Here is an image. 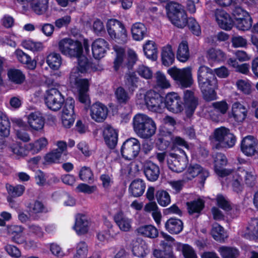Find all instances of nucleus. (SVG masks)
Listing matches in <instances>:
<instances>
[{
	"instance_id": "obj_1",
	"label": "nucleus",
	"mask_w": 258,
	"mask_h": 258,
	"mask_svg": "<svg viewBox=\"0 0 258 258\" xmlns=\"http://www.w3.org/2000/svg\"><path fill=\"white\" fill-rule=\"evenodd\" d=\"M214 169L216 173L221 177L227 176L228 185L236 192H241L245 183L248 186H253L256 183L257 174L254 169L247 166H241L235 171L224 168L227 163L226 157L222 153L213 155Z\"/></svg>"
},
{
	"instance_id": "obj_2",
	"label": "nucleus",
	"mask_w": 258,
	"mask_h": 258,
	"mask_svg": "<svg viewBox=\"0 0 258 258\" xmlns=\"http://www.w3.org/2000/svg\"><path fill=\"white\" fill-rule=\"evenodd\" d=\"M78 58V63L71 71L68 78V83L73 88L77 90L79 101L86 105H90L91 101L88 94L89 90V80L81 78L80 74L88 72L90 69V63L88 58L80 54Z\"/></svg>"
},
{
	"instance_id": "obj_3",
	"label": "nucleus",
	"mask_w": 258,
	"mask_h": 258,
	"mask_svg": "<svg viewBox=\"0 0 258 258\" xmlns=\"http://www.w3.org/2000/svg\"><path fill=\"white\" fill-rule=\"evenodd\" d=\"M199 86L207 101L217 99L216 90L218 89V81L213 70L205 66H201L197 72Z\"/></svg>"
},
{
	"instance_id": "obj_4",
	"label": "nucleus",
	"mask_w": 258,
	"mask_h": 258,
	"mask_svg": "<svg viewBox=\"0 0 258 258\" xmlns=\"http://www.w3.org/2000/svg\"><path fill=\"white\" fill-rule=\"evenodd\" d=\"M133 127L138 136L143 139L151 137L156 131V125L153 119L142 113H138L134 117Z\"/></svg>"
},
{
	"instance_id": "obj_5",
	"label": "nucleus",
	"mask_w": 258,
	"mask_h": 258,
	"mask_svg": "<svg viewBox=\"0 0 258 258\" xmlns=\"http://www.w3.org/2000/svg\"><path fill=\"white\" fill-rule=\"evenodd\" d=\"M167 73L181 88L190 87L194 83L192 68L190 67L179 69L174 66L169 68Z\"/></svg>"
},
{
	"instance_id": "obj_6",
	"label": "nucleus",
	"mask_w": 258,
	"mask_h": 258,
	"mask_svg": "<svg viewBox=\"0 0 258 258\" xmlns=\"http://www.w3.org/2000/svg\"><path fill=\"white\" fill-rule=\"evenodd\" d=\"M235 142V137L228 128L222 126L215 129L212 140L215 148H230L234 146Z\"/></svg>"
},
{
	"instance_id": "obj_7",
	"label": "nucleus",
	"mask_w": 258,
	"mask_h": 258,
	"mask_svg": "<svg viewBox=\"0 0 258 258\" xmlns=\"http://www.w3.org/2000/svg\"><path fill=\"white\" fill-rule=\"evenodd\" d=\"M107 33L112 40L118 43L124 44L128 39L127 30L122 22L111 19L106 23Z\"/></svg>"
},
{
	"instance_id": "obj_8",
	"label": "nucleus",
	"mask_w": 258,
	"mask_h": 258,
	"mask_svg": "<svg viewBox=\"0 0 258 258\" xmlns=\"http://www.w3.org/2000/svg\"><path fill=\"white\" fill-rule=\"evenodd\" d=\"M167 15L169 20L175 26L182 28L187 25L188 20L186 14L179 4L170 3L168 6Z\"/></svg>"
},
{
	"instance_id": "obj_9",
	"label": "nucleus",
	"mask_w": 258,
	"mask_h": 258,
	"mask_svg": "<svg viewBox=\"0 0 258 258\" xmlns=\"http://www.w3.org/2000/svg\"><path fill=\"white\" fill-rule=\"evenodd\" d=\"M58 50L64 55L73 57H78L82 53L81 42L70 38H64L58 42Z\"/></svg>"
},
{
	"instance_id": "obj_10",
	"label": "nucleus",
	"mask_w": 258,
	"mask_h": 258,
	"mask_svg": "<svg viewBox=\"0 0 258 258\" xmlns=\"http://www.w3.org/2000/svg\"><path fill=\"white\" fill-rule=\"evenodd\" d=\"M44 100L47 107L53 111L60 109L64 103L62 95L55 88H50L46 91L44 95Z\"/></svg>"
},
{
	"instance_id": "obj_11",
	"label": "nucleus",
	"mask_w": 258,
	"mask_h": 258,
	"mask_svg": "<svg viewBox=\"0 0 258 258\" xmlns=\"http://www.w3.org/2000/svg\"><path fill=\"white\" fill-rule=\"evenodd\" d=\"M233 14L234 17L233 23L238 30L246 31L251 28L252 20L248 12L240 8H236Z\"/></svg>"
},
{
	"instance_id": "obj_12",
	"label": "nucleus",
	"mask_w": 258,
	"mask_h": 258,
	"mask_svg": "<svg viewBox=\"0 0 258 258\" xmlns=\"http://www.w3.org/2000/svg\"><path fill=\"white\" fill-rule=\"evenodd\" d=\"M140 151V144L136 138L125 140L121 148L122 156L125 159L131 160L136 158Z\"/></svg>"
},
{
	"instance_id": "obj_13",
	"label": "nucleus",
	"mask_w": 258,
	"mask_h": 258,
	"mask_svg": "<svg viewBox=\"0 0 258 258\" xmlns=\"http://www.w3.org/2000/svg\"><path fill=\"white\" fill-rule=\"evenodd\" d=\"M182 156L170 153L167 157V164L169 168L174 172H181L186 167L188 160L184 151H181Z\"/></svg>"
},
{
	"instance_id": "obj_14",
	"label": "nucleus",
	"mask_w": 258,
	"mask_h": 258,
	"mask_svg": "<svg viewBox=\"0 0 258 258\" xmlns=\"http://www.w3.org/2000/svg\"><path fill=\"white\" fill-rule=\"evenodd\" d=\"M146 106L152 111L161 113L165 107L163 98L160 95L152 90L147 91Z\"/></svg>"
},
{
	"instance_id": "obj_15",
	"label": "nucleus",
	"mask_w": 258,
	"mask_h": 258,
	"mask_svg": "<svg viewBox=\"0 0 258 258\" xmlns=\"http://www.w3.org/2000/svg\"><path fill=\"white\" fill-rule=\"evenodd\" d=\"M75 101L72 98L67 99L61 114V122L66 128H70L75 121Z\"/></svg>"
},
{
	"instance_id": "obj_16",
	"label": "nucleus",
	"mask_w": 258,
	"mask_h": 258,
	"mask_svg": "<svg viewBox=\"0 0 258 258\" xmlns=\"http://www.w3.org/2000/svg\"><path fill=\"white\" fill-rule=\"evenodd\" d=\"M27 124L31 132H42L44 130L45 121L42 114L39 111L31 112L27 116Z\"/></svg>"
},
{
	"instance_id": "obj_17",
	"label": "nucleus",
	"mask_w": 258,
	"mask_h": 258,
	"mask_svg": "<svg viewBox=\"0 0 258 258\" xmlns=\"http://www.w3.org/2000/svg\"><path fill=\"white\" fill-rule=\"evenodd\" d=\"M213 18L221 29L225 30H230L232 28L233 20L230 15L224 10L221 9H216L213 12Z\"/></svg>"
},
{
	"instance_id": "obj_18",
	"label": "nucleus",
	"mask_w": 258,
	"mask_h": 258,
	"mask_svg": "<svg viewBox=\"0 0 258 258\" xmlns=\"http://www.w3.org/2000/svg\"><path fill=\"white\" fill-rule=\"evenodd\" d=\"M209 173L207 170L204 169L199 164L190 165L187 168L183 176L184 180L187 181L191 180L197 176H199L201 181H204L209 176Z\"/></svg>"
},
{
	"instance_id": "obj_19",
	"label": "nucleus",
	"mask_w": 258,
	"mask_h": 258,
	"mask_svg": "<svg viewBox=\"0 0 258 258\" xmlns=\"http://www.w3.org/2000/svg\"><path fill=\"white\" fill-rule=\"evenodd\" d=\"M241 152L246 156H254L258 152V142L252 136L244 137L241 142Z\"/></svg>"
},
{
	"instance_id": "obj_20",
	"label": "nucleus",
	"mask_w": 258,
	"mask_h": 258,
	"mask_svg": "<svg viewBox=\"0 0 258 258\" xmlns=\"http://www.w3.org/2000/svg\"><path fill=\"white\" fill-rule=\"evenodd\" d=\"M165 107L173 113L181 112L183 109V103L181 98L177 93L174 92L167 94L165 99Z\"/></svg>"
},
{
	"instance_id": "obj_21",
	"label": "nucleus",
	"mask_w": 258,
	"mask_h": 258,
	"mask_svg": "<svg viewBox=\"0 0 258 258\" xmlns=\"http://www.w3.org/2000/svg\"><path fill=\"white\" fill-rule=\"evenodd\" d=\"M108 112L107 107L99 102L93 104L90 109L91 117L97 122H103L107 118Z\"/></svg>"
},
{
	"instance_id": "obj_22",
	"label": "nucleus",
	"mask_w": 258,
	"mask_h": 258,
	"mask_svg": "<svg viewBox=\"0 0 258 258\" xmlns=\"http://www.w3.org/2000/svg\"><path fill=\"white\" fill-rule=\"evenodd\" d=\"M108 49L109 44L103 39H97L92 44V54L94 57L96 59H99L103 57Z\"/></svg>"
},
{
	"instance_id": "obj_23",
	"label": "nucleus",
	"mask_w": 258,
	"mask_h": 258,
	"mask_svg": "<svg viewBox=\"0 0 258 258\" xmlns=\"http://www.w3.org/2000/svg\"><path fill=\"white\" fill-rule=\"evenodd\" d=\"M113 49L115 53V58L113 61V69L115 71H118L125 67L127 68V64L125 61L124 49L116 45L113 46Z\"/></svg>"
},
{
	"instance_id": "obj_24",
	"label": "nucleus",
	"mask_w": 258,
	"mask_h": 258,
	"mask_svg": "<svg viewBox=\"0 0 258 258\" xmlns=\"http://www.w3.org/2000/svg\"><path fill=\"white\" fill-rule=\"evenodd\" d=\"M247 114L246 107L240 103L235 102L231 106V116L233 117L235 121L237 122H242L245 120Z\"/></svg>"
},
{
	"instance_id": "obj_25",
	"label": "nucleus",
	"mask_w": 258,
	"mask_h": 258,
	"mask_svg": "<svg viewBox=\"0 0 258 258\" xmlns=\"http://www.w3.org/2000/svg\"><path fill=\"white\" fill-rule=\"evenodd\" d=\"M103 136L106 144L110 148H114L117 144L118 133L109 125H105L103 128Z\"/></svg>"
},
{
	"instance_id": "obj_26",
	"label": "nucleus",
	"mask_w": 258,
	"mask_h": 258,
	"mask_svg": "<svg viewBox=\"0 0 258 258\" xmlns=\"http://www.w3.org/2000/svg\"><path fill=\"white\" fill-rule=\"evenodd\" d=\"M114 219L120 230L128 232L132 229L133 222L132 219L126 217L122 213L116 214L114 216Z\"/></svg>"
},
{
	"instance_id": "obj_27",
	"label": "nucleus",
	"mask_w": 258,
	"mask_h": 258,
	"mask_svg": "<svg viewBox=\"0 0 258 258\" xmlns=\"http://www.w3.org/2000/svg\"><path fill=\"white\" fill-rule=\"evenodd\" d=\"M89 226L90 222L85 215L79 214L76 216L74 229L78 234L86 233L88 231Z\"/></svg>"
},
{
	"instance_id": "obj_28",
	"label": "nucleus",
	"mask_w": 258,
	"mask_h": 258,
	"mask_svg": "<svg viewBox=\"0 0 258 258\" xmlns=\"http://www.w3.org/2000/svg\"><path fill=\"white\" fill-rule=\"evenodd\" d=\"M161 57L162 64L166 67L172 65L175 59L171 45L167 44L161 49Z\"/></svg>"
},
{
	"instance_id": "obj_29",
	"label": "nucleus",
	"mask_w": 258,
	"mask_h": 258,
	"mask_svg": "<svg viewBox=\"0 0 258 258\" xmlns=\"http://www.w3.org/2000/svg\"><path fill=\"white\" fill-rule=\"evenodd\" d=\"M10 151L17 158H20L27 156L29 153L27 144L23 145L18 142L12 143L9 146Z\"/></svg>"
},
{
	"instance_id": "obj_30",
	"label": "nucleus",
	"mask_w": 258,
	"mask_h": 258,
	"mask_svg": "<svg viewBox=\"0 0 258 258\" xmlns=\"http://www.w3.org/2000/svg\"><path fill=\"white\" fill-rule=\"evenodd\" d=\"M48 145V139L44 137L39 138L34 142L27 144L29 152L33 154L39 153L42 150L46 149Z\"/></svg>"
},
{
	"instance_id": "obj_31",
	"label": "nucleus",
	"mask_w": 258,
	"mask_h": 258,
	"mask_svg": "<svg viewBox=\"0 0 258 258\" xmlns=\"http://www.w3.org/2000/svg\"><path fill=\"white\" fill-rule=\"evenodd\" d=\"M48 0H33L30 4L31 11L37 15L44 14L48 9Z\"/></svg>"
},
{
	"instance_id": "obj_32",
	"label": "nucleus",
	"mask_w": 258,
	"mask_h": 258,
	"mask_svg": "<svg viewBox=\"0 0 258 258\" xmlns=\"http://www.w3.org/2000/svg\"><path fill=\"white\" fill-rule=\"evenodd\" d=\"M159 168L154 163L149 162L144 165V173L147 178L151 181H156L159 175Z\"/></svg>"
},
{
	"instance_id": "obj_33",
	"label": "nucleus",
	"mask_w": 258,
	"mask_h": 258,
	"mask_svg": "<svg viewBox=\"0 0 258 258\" xmlns=\"http://www.w3.org/2000/svg\"><path fill=\"white\" fill-rule=\"evenodd\" d=\"M166 229L171 234H178L183 229L182 222L176 218L168 219L165 225Z\"/></svg>"
},
{
	"instance_id": "obj_34",
	"label": "nucleus",
	"mask_w": 258,
	"mask_h": 258,
	"mask_svg": "<svg viewBox=\"0 0 258 258\" xmlns=\"http://www.w3.org/2000/svg\"><path fill=\"white\" fill-rule=\"evenodd\" d=\"M131 32L135 40L141 41L146 35L147 28L143 23H136L132 26Z\"/></svg>"
},
{
	"instance_id": "obj_35",
	"label": "nucleus",
	"mask_w": 258,
	"mask_h": 258,
	"mask_svg": "<svg viewBox=\"0 0 258 258\" xmlns=\"http://www.w3.org/2000/svg\"><path fill=\"white\" fill-rule=\"evenodd\" d=\"M18 60L21 63L26 65L30 70H34L36 66V62L31 59V57L21 49H17L15 52Z\"/></svg>"
},
{
	"instance_id": "obj_36",
	"label": "nucleus",
	"mask_w": 258,
	"mask_h": 258,
	"mask_svg": "<svg viewBox=\"0 0 258 258\" xmlns=\"http://www.w3.org/2000/svg\"><path fill=\"white\" fill-rule=\"evenodd\" d=\"M146 185L142 180L137 179L134 180L130 185L129 192L135 197L142 196L144 192Z\"/></svg>"
},
{
	"instance_id": "obj_37",
	"label": "nucleus",
	"mask_w": 258,
	"mask_h": 258,
	"mask_svg": "<svg viewBox=\"0 0 258 258\" xmlns=\"http://www.w3.org/2000/svg\"><path fill=\"white\" fill-rule=\"evenodd\" d=\"M189 48L187 41H181L178 46L176 52L177 60L180 62H185L189 59Z\"/></svg>"
},
{
	"instance_id": "obj_38",
	"label": "nucleus",
	"mask_w": 258,
	"mask_h": 258,
	"mask_svg": "<svg viewBox=\"0 0 258 258\" xmlns=\"http://www.w3.org/2000/svg\"><path fill=\"white\" fill-rule=\"evenodd\" d=\"M132 251L135 256L139 257H143L148 253L149 250L145 241L137 240L133 242Z\"/></svg>"
},
{
	"instance_id": "obj_39",
	"label": "nucleus",
	"mask_w": 258,
	"mask_h": 258,
	"mask_svg": "<svg viewBox=\"0 0 258 258\" xmlns=\"http://www.w3.org/2000/svg\"><path fill=\"white\" fill-rule=\"evenodd\" d=\"M46 63L51 69L58 70L62 64V57L58 53L51 52L47 56Z\"/></svg>"
},
{
	"instance_id": "obj_40",
	"label": "nucleus",
	"mask_w": 258,
	"mask_h": 258,
	"mask_svg": "<svg viewBox=\"0 0 258 258\" xmlns=\"http://www.w3.org/2000/svg\"><path fill=\"white\" fill-rule=\"evenodd\" d=\"M206 57L210 63L223 61L226 59L225 54L221 50L211 48L207 52Z\"/></svg>"
},
{
	"instance_id": "obj_41",
	"label": "nucleus",
	"mask_w": 258,
	"mask_h": 258,
	"mask_svg": "<svg viewBox=\"0 0 258 258\" xmlns=\"http://www.w3.org/2000/svg\"><path fill=\"white\" fill-rule=\"evenodd\" d=\"M137 231L139 234L150 238H156L158 235L157 229L151 225L141 226L137 229Z\"/></svg>"
},
{
	"instance_id": "obj_42",
	"label": "nucleus",
	"mask_w": 258,
	"mask_h": 258,
	"mask_svg": "<svg viewBox=\"0 0 258 258\" xmlns=\"http://www.w3.org/2000/svg\"><path fill=\"white\" fill-rule=\"evenodd\" d=\"M145 55L149 59L156 60L158 57V51L157 46L154 42L148 41L143 46Z\"/></svg>"
},
{
	"instance_id": "obj_43",
	"label": "nucleus",
	"mask_w": 258,
	"mask_h": 258,
	"mask_svg": "<svg viewBox=\"0 0 258 258\" xmlns=\"http://www.w3.org/2000/svg\"><path fill=\"white\" fill-rule=\"evenodd\" d=\"M184 106L187 109V111L192 113L197 105V100L194 96L193 93L188 90L186 91L184 93Z\"/></svg>"
},
{
	"instance_id": "obj_44",
	"label": "nucleus",
	"mask_w": 258,
	"mask_h": 258,
	"mask_svg": "<svg viewBox=\"0 0 258 258\" xmlns=\"http://www.w3.org/2000/svg\"><path fill=\"white\" fill-rule=\"evenodd\" d=\"M21 45L25 49L33 52L40 51L44 48V46L42 42L35 41L31 39L23 40Z\"/></svg>"
},
{
	"instance_id": "obj_45",
	"label": "nucleus",
	"mask_w": 258,
	"mask_h": 258,
	"mask_svg": "<svg viewBox=\"0 0 258 258\" xmlns=\"http://www.w3.org/2000/svg\"><path fill=\"white\" fill-rule=\"evenodd\" d=\"M211 234L215 240L220 242L223 241L228 237L224 229L218 223L213 225Z\"/></svg>"
},
{
	"instance_id": "obj_46",
	"label": "nucleus",
	"mask_w": 258,
	"mask_h": 258,
	"mask_svg": "<svg viewBox=\"0 0 258 258\" xmlns=\"http://www.w3.org/2000/svg\"><path fill=\"white\" fill-rule=\"evenodd\" d=\"M9 80L13 83L21 84L25 80V77L23 72L18 69H12L8 71Z\"/></svg>"
},
{
	"instance_id": "obj_47",
	"label": "nucleus",
	"mask_w": 258,
	"mask_h": 258,
	"mask_svg": "<svg viewBox=\"0 0 258 258\" xmlns=\"http://www.w3.org/2000/svg\"><path fill=\"white\" fill-rule=\"evenodd\" d=\"M218 251L222 258H237L239 254V250L237 248L230 246H220Z\"/></svg>"
},
{
	"instance_id": "obj_48",
	"label": "nucleus",
	"mask_w": 258,
	"mask_h": 258,
	"mask_svg": "<svg viewBox=\"0 0 258 258\" xmlns=\"http://www.w3.org/2000/svg\"><path fill=\"white\" fill-rule=\"evenodd\" d=\"M89 251L88 244L84 241H80L75 247V253L73 258H85Z\"/></svg>"
},
{
	"instance_id": "obj_49",
	"label": "nucleus",
	"mask_w": 258,
	"mask_h": 258,
	"mask_svg": "<svg viewBox=\"0 0 258 258\" xmlns=\"http://www.w3.org/2000/svg\"><path fill=\"white\" fill-rule=\"evenodd\" d=\"M238 90L246 95L250 94L252 92V83L248 80H238L235 84Z\"/></svg>"
},
{
	"instance_id": "obj_50",
	"label": "nucleus",
	"mask_w": 258,
	"mask_h": 258,
	"mask_svg": "<svg viewBox=\"0 0 258 258\" xmlns=\"http://www.w3.org/2000/svg\"><path fill=\"white\" fill-rule=\"evenodd\" d=\"M177 248L182 252L184 258H198L195 250L188 244L179 243Z\"/></svg>"
},
{
	"instance_id": "obj_51",
	"label": "nucleus",
	"mask_w": 258,
	"mask_h": 258,
	"mask_svg": "<svg viewBox=\"0 0 258 258\" xmlns=\"http://www.w3.org/2000/svg\"><path fill=\"white\" fill-rule=\"evenodd\" d=\"M156 199L159 205L162 207H166L171 202L169 194L163 190H160L156 192Z\"/></svg>"
},
{
	"instance_id": "obj_52",
	"label": "nucleus",
	"mask_w": 258,
	"mask_h": 258,
	"mask_svg": "<svg viewBox=\"0 0 258 258\" xmlns=\"http://www.w3.org/2000/svg\"><path fill=\"white\" fill-rule=\"evenodd\" d=\"M155 79L156 85L162 89H168L170 87V81L167 79L163 73L160 71L156 72Z\"/></svg>"
},
{
	"instance_id": "obj_53",
	"label": "nucleus",
	"mask_w": 258,
	"mask_h": 258,
	"mask_svg": "<svg viewBox=\"0 0 258 258\" xmlns=\"http://www.w3.org/2000/svg\"><path fill=\"white\" fill-rule=\"evenodd\" d=\"M10 134V123L6 116L0 111V136L7 137Z\"/></svg>"
},
{
	"instance_id": "obj_54",
	"label": "nucleus",
	"mask_w": 258,
	"mask_h": 258,
	"mask_svg": "<svg viewBox=\"0 0 258 258\" xmlns=\"http://www.w3.org/2000/svg\"><path fill=\"white\" fill-rule=\"evenodd\" d=\"M246 234L253 237H258V219H252L246 227Z\"/></svg>"
},
{
	"instance_id": "obj_55",
	"label": "nucleus",
	"mask_w": 258,
	"mask_h": 258,
	"mask_svg": "<svg viewBox=\"0 0 258 258\" xmlns=\"http://www.w3.org/2000/svg\"><path fill=\"white\" fill-rule=\"evenodd\" d=\"M204 206V202L200 199L187 203L188 211L190 214L200 212L203 209Z\"/></svg>"
},
{
	"instance_id": "obj_56",
	"label": "nucleus",
	"mask_w": 258,
	"mask_h": 258,
	"mask_svg": "<svg viewBox=\"0 0 258 258\" xmlns=\"http://www.w3.org/2000/svg\"><path fill=\"white\" fill-rule=\"evenodd\" d=\"M172 143V149L178 150L182 153V150L179 149V147H184L187 149H189V146L185 140L180 137H173L171 139Z\"/></svg>"
},
{
	"instance_id": "obj_57",
	"label": "nucleus",
	"mask_w": 258,
	"mask_h": 258,
	"mask_svg": "<svg viewBox=\"0 0 258 258\" xmlns=\"http://www.w3.org/2000/svg\"><path fill=\"white\" fill-rule=\"evenodd\" d=\"M61 156L55 150L47 153L44 156V164H53L58 163L61 158Z\"/></svg>"
},
{
	"instance_id": "obj_58",
	"label": "nucleus",
	"mask_w": 258,
	"mask_h": 258,
	"mask_svg": "<svg viewBox=\"0 0 258 258\" xmlns=\"http://www.w3.org/2000/svg\"><path fill=\"white\" fill-rule=\"evenodd\" d=\"M49 249L51 253L58 257H63L68 255L72 251L71 248L68 249L66 252H64L60 246L56 243H51L49 245Z\"/></svg>"
},
{
	"instance_id": "obj_59",
	"label": "nucleus",
	"mask_w": 258,
	"mask_h": 258,
	"mask_svg": "<svg viewBox=\"0 0 258 258\" xmlns=\"http://www.w3.org/2000/svg\"><path fill=\"white\" fill-rule=\"evenodd\" d=\"M115 98L119 103H126L130 99V97L126 91L121 87L116 89L115 92Z\"/></svg>"
},
{
	"instance_id": "obj_60",
	"label": "nucleus",
	"mask_w": 258,
	"mask_h": 258,
	"mask_svg": "<svg viewBox=\"0 0 258 258\" xmlns=\"http://www.w3.org/2000/svg\"><path fill=\"white\" fill-rule=\"evenodd\" d=\"M79 177L81 180L85 181H93V175L90 168L88 167H83L79 172Z\"/></svg>"
},
{
	"instance_id": "obj_61",
	"label": "nucleus",
	"mask_w": 258,
	"mask_h": 258,
	"mask_svg": "<svg viewBox=\"0 0 258 258\" xmlns=\"http://www.w3.org/2000/svg\"><path fill=\"white\" fill-rule=\"evenodd\" d=\"M8 193L13 197L21 196L25 190V187L22 185H17L13 186L8 184L6 185Z\"/></svg>"
},
{
	"instance_id": "obj_62",
	"label": "nucleus",
	"mask_w": 258,
	"mask_h": 258,
	"mask_svg": "<svg viewBox=\"0 0 258 258\" xmlns=\"http://www.w3.org/2000/svg\"><path fill=\"white\" fill-rule=\"evenodd\" d=\"M110 237V235L108 230L99 231L97 234V245L99 246L105 245L108 242Z\"/></svg>"
},
{
	"instance_id": "obj_63",
	"label": "nucleus",
	"mask_w": 258,
	"mask_h": 258,
	"mask_svg": "<svg viewBox=\"0 0 258 258\" xmlns=\"http://www.w3.org/2000/svg\"><path fill=\"white\" fill-rule=\"evenodd\" d=\"M212 106L215 111L221 114H225L229 108L227 103L223 100L213 103Z\"/></svg>"
},
{
	"instance_id": "obj_64",
	"label": "nucleus",
	"mask_w": 258,
	"mask_h": 258,
	"mask_svg": "<svg viewBox=\"0 0 258 258\" xmlns=\"http://www.w3.org/2000/svg\"><path fill=\"white\" fill-rule=\"evenodd\" d=\"M187 24L194 35L199 36L201 34V27L194 18H189L187 20Z\"/></svg>"
}]
</instances>
